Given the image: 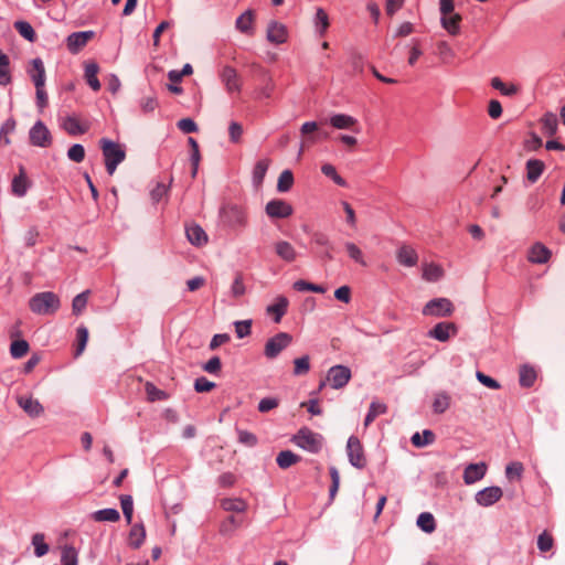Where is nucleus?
I'll list each match as a JSON object with an SVG mask.
<instances>
[{
	"instance_id": "obj_1",
	"label": "nucleus",
	"mask_w": 565,
	"mask_h": 565,
	"mask_svg": "<svg viewBox=\"0 0 565 565\" xmlns=\"http://www.w3.org/2000/svg\"><path fill=\"white\" fill-rule=\"evenodd\" d=\"M218 217L222 225L232 231L243 230L248 224L246 210L243 206L233 203L222 205L218 212Z\"/></svg>"
},
{
	"instance_id": "obj_2",
	"label": "nucleus",
	"mask_w": 565,
	"mask_h": 565,
	"mask_svg": "<svg viewBox=\"0 0 565 565\" xmlns=\"http://www.w3.org/2000/svg\"><path fill=\"white\" fill-rule=\"evenodd\" d=\"M32 312L41 316L55 313L61 306L60 298L52 291L35 294L29 301Z\"/></svg>"
},
{
	"instance_id": "obj_3",
	"label": "nucleus",
	"mask_w": 565,
	"mask_h": 565,
	"mask_svg": "<svg viewBox=\"0 0 565 565\" xmlns=\"http://www.w3.org/2000/svg\"><path fill=\"white\" fill-rule=\"evenodd\" d=\"M103 151L106 171L109 175H113L117 167L125 160L126 152L121 146L107 138H103L99 141Z\"/></svg>"
},
{
	"instance_id": "obj_4",
	"label": "nucleus",
	"mask_w": 565,
	"mask_h": 565,
	"mask_svg": "<svg viewBox=\"0 0 565 565\" xmlns=\"http://www.w3.org/2000/svg\"><path fill=\"white\" fill-rule=\"evenodd\" d=\"M322 436L318 433L303 427L297 431L291 438V441L299 448L311 452L318 454L322 448Z\"/></svg>"
},
{
	"instance_id": "obj_5",
	"label": "nucleus",
	"mask_w": 565,
	"mask_h": 565,
	"mask_svg": "<svg viewBox=\"0 0 565 565\" xmlns=\"http://www.w3.org/2000/svg\"><path fill=\"white\" fill-rule=\"evenodd\" d=\"M292 342V337L287 332H278L269 338L265 344L264 354L267 359H276L282 350Z\"/></svg>"
},
{
	"instance_id": "obj_6",
	"label": "nucleus",
	"mask_w": 565,
	"mask_h": 565,
	"mask_svg": "<svg viewBox=\"0 0 565 565\" xmlns=\"http://www.w3.org/2000/svg\"><path fill=\"white\" fill-rule=\"evenodd\" d=\"M454 310L455 307L448 298H434L424 306L423 315L444 318L451 316Z\"/></svg>"
},
{
	"instance_id": "obj_7",
	"label": "nucleus",
	"mask_w": 565,
	"mask_h": 565,
	"mask_svg": "<svg viewBox=\"0 0 565 565\" xmlns=\"http://www.w3.org/2000/svg\"><path fill=\"white\" fill-rule=\"evenodd\" d=\"M30 143L40 148H47L52 143V136L42 120H38L29 131Z\"/></svg>"
},
{
	"instance_id": "obj_8",
	"label": "nucleus",
	"mask_w": 565,
	"mask_h": 565,
	"mask_svg": "<svg viewBox=\"0 0 565 565\" xmlns=\"http://www.w3.org/2000/svg\"><path fill=\"white\" fill-rule=\"evenodd\" d=\"M347 451L350 463L358 468L363 469L366 465L364 451L361 441L355 436H350L347 443Z\"/></svg>"
},
{
	"instance_id": "obj_9",
	"label": "nucleus",
	"mask_w": 565,
	"mask_h": 565,
	"mask_svg": "<svg viewBox=\"0 0 565 565\" xmlns=\"http://www.w3.org/2000/svg\"><path fill=\"white\" fill-rule=\"evenodd\" d=\"M351 370L345 365H334L328 371L327 380L334 390L343 388L350 381Z\"/></svg>"
},
{
	"instance_id": "obj_10",
	"label": "nucleus",
	"mask_w": 565,
	"mask_h": 565,
	"mask_svg": "<svg viewBox=\"0 0 565 565\" xmlns=\"http://www.w3.org/2000/svg\"><path fill=\"white\" fill-rule=\"evenodd\" d=\"M265 212L270 218H287L292 214L294 209L285 200L273 199L267 202Z\"/></svg>"
},
{
	"instance_id": "obj_11",
	"label": "nucleus",
	"mask_w": 565,
	"mask_h": 565,
	"mask_svg": "<svg viewBox=\"0 0 565 565\" xmlns=\"http://www.w3.org/2000/svg\"><path fill=\"white\" fill-rule=\"evenodd\" d=\"M503 495V491L498 486L487 487L478 491L475 495V500L480 507H491L497 503Z\"/></svg>"
},
{
	"instance_id": "obj_12",
	"label": "nucleus",
	"mask_w": 565,
	"mask_h": 565,
	"mask_svg": "<svg viewBox=\"0 0 565 565\" xmlns=\"http://www.w3.org/2000/svg\"><path fill=\"white\" fill-rule=\"evenodd\" d=\"M457 326L452 322H439L428 331V337L440 342H446L451 335L457 334Z\"/></svg>"
},
{
	"instance_id": "obj_13",
	"label": "nucleus",
	"mask_w": 565,
	"mask_h": 565,
	"mask_svg": "<svg viewBox=\"0 0 565 565\" xmlns=\"http://www.w3.org/2000/svg\"><path fill=\"white\" fill-rule=\"evenodd\" d=\"M93 31L74 32L67 36L66 45L70 52L77 53L81 51L89 40L94 38Z\"/></svg>"
},
{
	"instance_id": "obj_14",
	"label": "nucleus",
	"mask_w": 565,
	"mask_h": 565,
	"mask_svg": "<svg viewBox=\"0 0 565 565\" xmlns=\"http://www.w3.org/2000/svg\"><path fill=\"white\" fill-rule=\"evenodd\" d=\"M487 465L481 461L478 463H469L463 470V481L466 484H473L484 478L487 473Z\"/></svg>"
},
{
	"instance_id": "obj_15",
	"label": "nucleus",
	"mask_w": 565,
	"mask_h": 565,
	"mask_svg": "<svg viewBox=\"0 0 565 565\" xmlns=\"http://www.w3.org/2000/svg\"><path fill=\"white\" fill-rule=\"evenodd\" d=\"M288 31L285 24L270 21L267 26V40L274 44H282L287 41Z\"/></svg>"
},
{
	"instance_id": "obj_16",
	"label": "nucleus",
	"mask_w": 565,
	"mask_h": 565,
	"mask_svg": "<svg viewBox=\"0 0 565 565\" xmlns=\"http://www.w3.org/2000/svg\"><path fill=\"white\" fill-rule=\"evenodd\" d=\"M551 258V250L542 243H535L529 250L527 259L532 264H545Z\"/></svg>"
},
{
	"instance_id": "obj_17",
	"label": "nucleus",
	"mask_w": 565,
	"mask_h": 565,
	"mask_svg": "<svg viewBox=\"0 0 565 565\" xmlns=\"http://www.w3.org/2000/svg\"><path fill=\"white\" fill-rule=\"evenodd\" d=\"M329 122L335 129H353L355 132L360 131L358 128H354L358 120L347 114H334L330 116Z\"/></svg>"
},
{
	"instance_id": "obj_18",
	"label": "nucleus",
	"mask_w": 565,
	"mask_h": 565,
	"mask_svg": "<svg viewBox=\"0 0 565 565\" xmlns=\"http://www.w3.org/2000/svg\"><path fill=\"white\" fill-rule=\"evenodd\" d=\"M461 15L457 12L448 13L440 17L441 26L450 34L458 35L460 33Z\"/></svg>"
},
{
	"instance_id": "obj_19",
	"label": "nucleus",
	"mask_w": 565,
	"mask_h": 565,
	"mask_svg": "<svg viewBox=\"0 0 565 565\" xmlns=\"http://www.w3.org/2000/svg\"><path fill=\"white\" fill-rule=\"evenodd\" d=\"M396 259L405 267H414L418 262V255L411 246L403 245L397 249Z\"/></svg>"
},
{
	"instance_id": "obj_20",
	"label": "nucleus",
	"mask_w": 565,
	"mask_h": 565,
	"mask_svg": "<svg viewBox=\"0 0 565 565\" xmlns=\"http://www.w3.org/2000/svg\"><path fill=\"white\" fill-rule=\"evenodd\" d=\"M274 247L276 255L284 262L292 263L298 256L295 247L287 241H278Z\"/></svg>"
},
{
	"instance_id": "obj_21",
	"label": "nucleus",
	"mask_w": 565,
	"mask_h": 565,
	"mask_svg": "<svg viewBox=\"0 0 565 565\" xmlns=\"http://www.w3.org/2000/svg\"><path fill=\"white\" fill-rule=\"evenodd\" d=\"M289 301L285 296H278L275 302L267 307V313L274 315V321L280 322L281 318L286 315Z\"/></svg>"
},
{
	"instance_id": "obj_22",
	"label": "nucleus",
	"mask_w": 565,
	"mask_h": 565,
	"mask_svg": "<svg viewBox=\"0 0 565 565\" xmlns=\"http://www.w3.org/2000/svg\"><path fill=\"white\" fill-rule=\"evenodd\" d=\"M185 234L189 242L195 246H203L207 243V235L205 231L198 224L186 226Z\"/></svg>"
},
{
	"instance_id": "obj_23",
	"label": "nucleus",
	"mask_w": 565,
	"mask_h": 565,
	"mask_svg": "<svg viewBox=\"0 0 565 565\" xmlns=\"http://www.w3.org/2000/svg\"><path fill=\"white\" fill-rule=\"evenodd\" d=\"M30 183L28 181V178L25 175L24 168L20 167V173L15 175L12 180V193L17 195L18 198H22L26 194L29 190Z\"/></svg>"
},
{
	"instance_id": "obj_24",
	"label": "nucleus",
	"mask_w": 565,
	"mask_h": 565,
	"mask_svg": "<svg viewBox=\"0 0 565 565\" xmlns=\"http://www.w3.org/2000/svg\"><path fill=\"white\" fill-rule=\"evenodd\" d=\"M269 167L268 159L258 160L252 172V183L255 189H259L264 182L265 175Z\"/></svg>"
},
{
	"instance_id": "obj_25",
	"label": "nucleus",
	"mask_w": 565,
	"mask_h": 565,
	"mask_svg": "<svg viewBox=\"0 0 565 565\" xmlns=\"http://www.w3.org/2000/svg\"><path fill=\"white\" fill-rule=\"evenodd\" d=\"M18 404L28 415L32 417H36L44 412L41 403L32 397H20L18 399Z\"/></svg>"
},
{
	"instance_id": "obj_26",
	"label": "nucleus",
	"mask_w": 565,
	"mask_h": 565,
	"mask_svg": "<svg viewBox=\"0 0 565 565\" xmlns=\"http://www.w3.org/2000/svg\"><path fill=\"white\" fill-rule=\"evenodd\" d=\"M526 178L531 183H535L544 172L545 164L539 159H529L525 164Z\"/></svg>"
},
{
	"instance_id": "obj_27",
	"label": "nucleus",
	"mask_w": 565,
	"mask_h": 565,
	"mask_svg": "<svg viewBox=\"0 0 565 565\" xmlns=\"http://www.w3.org/2000/svg\"><path fill=\"white\" fill-rule=\"evenodd\" d=\"M145 539H146L145 526L142 523H137L129 531L128 545L131 548L137 550L143 544Z\"/></svg>"
},
{
	"instance_id": "obj_28",
	"label": "nucleus",
	"mask_w": 565,
	"mask_h": 565,
	"mask_svg": "<svg viewBox=\"0 0 565 565\" xmlns=\"http://www.w3.org/2000/svg\"><path fill=\"white\" fill-rule=\"evenodd\" d=\"M255 13L253 10H246L243 12L235 22L236 29L244 34L253 33Z\"/></svg>"
},
{
	"instance_id": "obj_29",
	"label": "nucleus",
	"mask_w": 565,
	"mask_h": 565,
	"mask_svg": "<svg viewBox=\"0 0 565 565\" xmlns=\"http://www.w3.org/2000/svg\"><path fill=\"white\" fill-rule=\"evenodd\" d=\"M537 374L534 367L524 364L520 369L519 382L522 387H532L536 381Z\"/></svg>"
},
{
	"instance_id": "obj_30",
	"label": "nucleus",
	"mask_w": 565,
	"mask_h": 565,
	"mask_svg": "<svg viewBox=\"0 0 565 565\" xmlns=\"http://www.w3.org/2000/svg\"><path fill=\"white\" fill-rule=\"evenodd\" d=\"M435 438L436 436L433 430L424 429L422 434L418 431L413 434V436L411 437V441L415 447L423 448L428 445H431L435 441Z\"/></svg>"
},
{
	"instance_id": "obj_31",
	"label": "nucleus",
	"mask_w": 565,
	"mask_h": 565,
	"mask_svg": "<svg viewBox=\"0 0 565 565\" xmlns=\"http://www.w3.org/2000/svg\"><path fill=\"white\" fill-rule=\"evenodd\" d=\"M93 519L97 522H117L120 519L119 511L114 508H105L93 513Z\"/></svg>"
},
{
	"instance_id": "obj_32",
	"label": "nucleus",
	"mask_w": 565,
	"mask_h": 565,
	"mask_svg": "<svg viewBox=\"0 0 565 565\" xmlns=\"http://www.w3.org/2000/svg\"><path fill=\"white\" fill-rule=\"evenodd\" d=\"M299 461L300 457L294 454L291 450H281L276 457V462L278 467L281 469H288L289 467L296 465Z\"/></svg>"
},
{
	"instance_id": "obj_33",
	"label": "nucleus",
	"mask_w": 565,
	"mask_h": 565,
	"mask_svg": "<svg viewBox=\"0 0 565 565\" xmlns=\"http://www.w3.org/2000/svg\"><path fill=\"white\" fill-rule=\"evenodd\" d=\"M450 406V396L446 392H437L434 396L433 411L435 414H444Z\"/></svg>"
},
{
	"instance_id": "obj_34",
	"label": "nucleus",
	"mask_w": 565,
	"mask_h": 565,
	"mask_svg": "<svg viewBox=\"0 0 565 565\" xmlns=\"http://www.w3.org/2000/svg\"><path fill=\"white\" fill-rule=\"evenodd\" d=\"M417 526L425 533H433L436 530V521L430 512H422L416 521Z\"/></svg>"
},
{
	"instance_id": "obj_35",
	"label": "nucleus",
	"mask_w": 565,
	"mask_h": 565,
	"mask_svg": "<svg viewBox=\"0 0 565 565\" xmlns=\"http://www.w3.org/2000/svg\"><path fill=\"white\" fill-rule=\"evenodd\" d=\"M221 507L225 511L239 513L246 510L247 504L239 498H226L221 501Z\"/></svg>"
},
{
	"instance_id": "obj_36",
	"label": "nucleus",
	"mask_w": 565,
	"mask_h": 565,
	"mask_svg": "<svg viewBox=\"0 0 565 565\" xmlns=\"http://www.w3.org/2000/svg\"><path fill=\"white\" fill-rule=\"evenodd\" d=\"M542 130L545 135L553 136L558 127V120L555 114L546 113L542 119Z\"/></svg>"
},
{
	"instance_id": "obj_37",
	"label": "nucleus",
	"mask_w": 565,
	"mask_h": 565,
	"mask_svg": "<svg viewBox=\"0 0 565 565\" xmlns=\"http://www.w3.org/2000/svg\"><path fill=\"white\" fill-rule=\"evenodd\" d=\"M387 407L384 403L373 401L370 404L369 412L364 419V425L369 426L377 416L385 414Z\"/></svg>"
},
{
	"instance_id": "obj_38",
	"label": "nucleus",
	"mask_w": 565,
	"mask_h": 565,
	"mask_svg": "<svg viewBox=\"0 0 565 565\" xmlns=\"http://www.w3.org/2000/svg\"><path fill=\"white\" fill-rule=\"evenodd\" d=\"M329 25L328 13L322 8H318L315 15V26L319 35H324Z\"/></svg>"
},
{
	"instance_id": "obj_39",
	"label": "nucleus",
	"mask_w": 565,
	"mask_h": 565,
	"mask_svg": "<svg viewBox=\"0 0 565 565\" xmlns=\"http://www.w3.org/2000/svg\"><path fill=\"white\" fill-rule=\"evenodd\" d=\"M312 242L316 243L319 246H324L327 248L323 257L328 260H331L333 258V255L331 253L332 249V243L330 242L327 234L322 232H315L312 234Z\"/></svg>"
},
{
	"instance_id": "obj_40",
	"label": "nucleus",
	"mask_w": 565,
	"mask_h": 565,
	"mask_svg": "<svg viewBox=\"0 0 565 565\" xmlns=\"http://www.w3.org/2000/svg\"><path fill=\"white\" fill-rule=\"evenodd\" d=\"M222 81L228 93L239 92L242 84L239 73H223Z\"/></svg>"
},
{
	"instance_id": "obj_41",
	"label": "nucleus",
	"mask_w": 565,
	"mask_h": 565,
	"mask_svg": "<svg viewBox=\"0 0 565 565\" xmlns=\"http://www.w3.org/2000/svg\"><path fill=\"white\" fill-rule=\"evenodd\" d=\"M491 86L499 90L502 95L504 96H513L516 94L518 92V87L516 85L510 83H504L501 78L499 77H493L491 79Z\"/></svg>"
},
{
	"instance_id": "obj_42",
	"label": "nucleus",
	"mask_w": 565,
	"mask_h": 565,
	"mask_svg": "<svg viewBox=\"0 0 565 565\" xmlns=\"http://www.w3.org/2000/svg\"><path fill=\"white\" fill-rule=\"evenodd\" d=\"M61 563H62V565H77L78 564V553L74 546L64 545L62 547Z\"/></svg>"
},
{
	"instance_id": "obj_43",
	"label": "nucleus",
	"mask_w": 565,
	"mask_h": 565,
	"mask_svg": "<svg viewBox=\"0 0 565 565\" xmlns=\"http://www.w3.org/2000/svg\"><path fill=\"white\" fill-rule=\"evenodd\" d=\"M14 29L19 32L21 36L30 42H34L36 39V33L32 25L26 21H15Z\"/></svg>"
},
{
	"instance_id": "obj_44",
	"label": "nucleus",
	"mask_w": 565,
	"mask_h": 565,
	"mask_svg": "<svg viewBox=\"0 0 565 565\" xmlns=\"http://www.w3.org/2000/svg\"><path fill=\"white\" fill-rule=\"evenodd\" d=\"M321 172L330 178L337 185L345 188L348 186L347 181L337 172V169L331 163H324L321 167Z\"/></svg>"
},
{
	"instance_id": "obj_45",
	"label": "nucleus",
	"mask_w": 565,
	"mask_h": 565,
	"mask_svg": "<svg viewBox=\"0 0 565 565\" xmlns=\"http://www.w3.org/2000/svg\"><path fill=\"white\" fill-rule=\"evenodd\" d=\"M89 294V290H84L74 297L72 301V311L75 316H79L86 308Z\"/></svg>"
},
{
	"instance_id": "obj_46",
	"label": "nucleus",
	"mask_w": 565,
	"mask_h": 565,
	"mask_svg": "<svg viewBox=\"0 0 565 565\" xmlns=\"http://www.w3.org/2000/svg\"><path fill=\"white\" fill-rule=\"evenodd\" d=\"M63 128L71 136L82 135L86 131V129L84 127H82L78 119H76L75 117H72V116H68L65 118Z\"/></svg>"
},
{
	"instance_id": "obj_47",
	"label": "nucleus",
	"mask_w": 565,
	"mask_h": 565,
	"mask_svg": "<svg viewBox=\"0 0 565 565\" xmlns=\"http://www.w3.org/2000/svg\"><path fill=\"white\" fill-rule=\"evenodd\" d=\"M32 545L34 546V554L36 557H42L47 554L50 547L44 541L43 533H35L32 536Z\"/></svg>"
},
{
	"instance_id": "obj_48",
	"label": "nucleus",
	"mask_w": 565,
	"mask_h": 565,
	"mask_svg": "<svg viewBox=\"0 0 565 565\" xmlns=\"http://www.w3.org/2000/svg\"><path fill=\"white\" fill-rule=\"evenodd\" d=\"M77 348L75 350V358H78L85 350L88 341V329L85 326H79L76 330Z\"/></svg>"
},
{
	"instance_id": "obj_49",
	"label": "nucleus",
	"mask_w": 565,
	"mask_h": 565,
	"mask_svg": "<svg viewBox=\"0 0 565 565\" xmlns=\"http://www.w3.org/2000/svg\"><path fill=\"white\" fill-rule=\"evenodd\" d=\"M443 276V269L436 264H426L423 268V278L427 281H437Z\"/></svg>"
},
{
	"instance_id": "obj_50",
	"label": "nucleus",
	"mask_w": 565,
	"mask_h": 565,
	"mask_svg": "<svg viewBox=\"0 0 565 565\" xmlns=\"http://www.w3.org/2000/svg\"><path fill=\"white\" fill-rule=\"evenodd\" d=\"M344 247L348 252L349 257L361 266H366L363 253L358 245L351 242H347Z\"/></svg>"
},
{
	"instance_id": "obj_51",
	"label": "nucleus",
	"mask_w": 565,
	"mask_h": 565,
	"mask_svg": "<svg viewBox=\"0 0 565 565\" xmlns=\"http://www.w3.org/2000/svg\"><path fill=\"white\" fill-rule=\"evenodd\" d=\"M294 289L297 291H311L317 294L326 292V288L322 285H317L302 279L294 282Z\"/></svg>"
},
{
	"instance_id": "obj_52",
	"label": "nucleus",
	"mask_w": 565,
	"mask_h": 565,
	"mask_svg": "<svg viewBox=\"0 0 565 565\" xmlns=\"http://www.w3.org/2000/svg\"><path fill=\"white\" fill-rule=\"evenodd\" d=\"M292 183H294V174L290 170H284L279 178H278V182H277V190L278 192H288L291 186H292Z\"/></svg>"
},
{
	"instance_id": "obj_53",
	"label": "nucleus",
	"mask_w": 565,
	"mask_h": 565,
	"mask_svg": "<svg viewBox=\"0 0 565 565\" xmlns=\"http://www.w3.org/2000/svg\"><path fill=\"white\" fill-rule=\"evenodd\" d=\"M145 388L147 397L150 402L164 401L168 398V394L164 391L158 388L154 384L150 382L146 383Z\"/></svg>"
},
{
	"instance_id": "obj_54",
	"label": "nucleus",
	"mask_w": 565,
	"mask_h": 565,
	"mask_svg": "<svg viewBox=\"0 0 565 565\" xmlns=\"http://www.w3.org/2000/svg\"><path fill=\"white\" fill-rule=\"evenodd\" d=\"M120 504H121V510H122L124 516H125L127 523L130 524L131 520H132V513H134L132 497L129 494H122L120 497Z\"/></svg>"
},
{
	"instance_id": "obj_55",
	"label": "nucleus",
	"mask_w": 565,
	"mask_h": 565,
	"mask_svg": "<svg viewBox=\"0 0 565 565\" xmlns=\"http://www.w3.org/2000/svg\"><path fill=\"white\" fill-rule=\"evenodd\" d=\"M524 471L523 463L520 461H512L505 467V476L509 480L522 478Z\"/></svg>"
},
{
	"instance_id": "obj_56",
	"label": "nucleus",
	"mask_w": 565,
	"mask_h": 565,
	"mask_svg": "<svg viewBox=\"0 0 565 565\" xmlns=\"http://www.w3.org/2000/svg\"><path fill=\"white\" fill-rule=\"evenodd\" d=\"M29 351V343L25 340H15L11 343L10 353L14 359H21Z\"/></svg>"
},
{
	"instance_id": "obj_57",
	"label": "nucleus",
	"mask_w": 565,
	"mask_h": 565,
	"mask_svg": "<svg viewBox=\"0 0 565 565\" xmlns=\"http://www.w3.org/2000/svg\"><path fill=\"white\" fill-rule=\"evenodd\" d=\"M190 74L191 73H168L171 83L167 85V88L173 94H182L183 88L179 86L178 83L182 81L183 76Z\"/></svg>"
},
{
	"instance_id": "obj_58",
	"label": "nucleus",
	"mask_w": 565,
	"mask_h": 565,
	"mask_svg": "<svg viewBox=\"0 0 565 565\" xmlns=\"http://www.w3.org/2000/svg\"><path fill=\"white\" fill-rule=\"evenodd\" d=\"M139 107L143 114H150L158 107V100L154 95L143 96L139 99Z\"/></svg>"
},
{
	"instance_id": "obj_59",
	"label": "nucleus",
	"mask_w": 565,
	"mask_h": 565,
	"mask_svg": "<svg viewBox=\"0 0 565 565\" xmlns=\"http://www.w3.org/2000/svg\"><path fill=\"white\" fill-rule=\"evenodd\" d=\"M14 129H15V121L13 119H7L0 127V143H3L6 146L10 145L11 141H10L8 135L13 132Z\"/></svg>"
},
{
	"instance_id": "obj_60",
	"label": "nucleus",
	"mask_w": 565,
	"mask_h": 565,
	"mask_svg": "<svg viewBox=\"0 0 565 565\" xmlns=\"http://www.w3.org/2000/svg\"><path fill=\"white\" fill-rule=\"evenodd\" d=\"M67 158L76 163H81L85 159V148L81 143H74L67 150Z\"/></svg>"
},
{
	"instance_id": "obj_61",
	"label": "nucleus",
	"mask_w": 565,
	"mask_h": 565,
	"mask_svg": "<svg viewBox=\"0 0 565 565\" xmlns=\"http://www.w3.org/2000/svg\"><path fill=\"white\" fill-rule=\"evenodd\" d=\"M294 364H295L294 374L296 376L307 374L310 370V362H309L308 355H303L301 358L296 359L294 361Z\"/></svg>"
},
{
	"instance_id": "obj_62",
	"label": "nucleus",
	"mask_w": 565,
	"mask_h": 565,
	"mask_svg": "<svg viewBox=\"0 0 565 565\" xmlns=\"http://www.w3.org/2000/svg\"><path fill=\"white\" fill-rule=\"evenodd\" d=\"M237 436L238 441L247 447H254L258 443L256 435L248 430L237 429Z\"/></svg>"
},
{
	"instance_id": "obj_63",
	"label": "nucleus",
	"mask_w": 565,
	"mask_h": 565,
	"mask_svg": "<svg viewBox=\"0 0 565 565\" xmlns=\"http://www.w3.org/2000/svg\"><path fill=\"white\" fill-rule=\"evenodd\" d=\"M243 126L237 121H231L228 126L230 140L233 143H238L243 136Z\"/></svg>"
},
{
	"instance_id": "obj_64",
	"label": "nucleus",
	"mask_w": 565,
	"mask_h": 565,
	"mask_svg": "<svg viewBox=\"0 0 565 565\" xmlns=\"http://www.w3.org/2000/svg\"><path fill=\"white\" fill-rule=\"evenodd\" d=\"M554 540L546 531L541 533L537 537V548L541 552H547L553 547Z\"/></svg>"
}]
</instances>
